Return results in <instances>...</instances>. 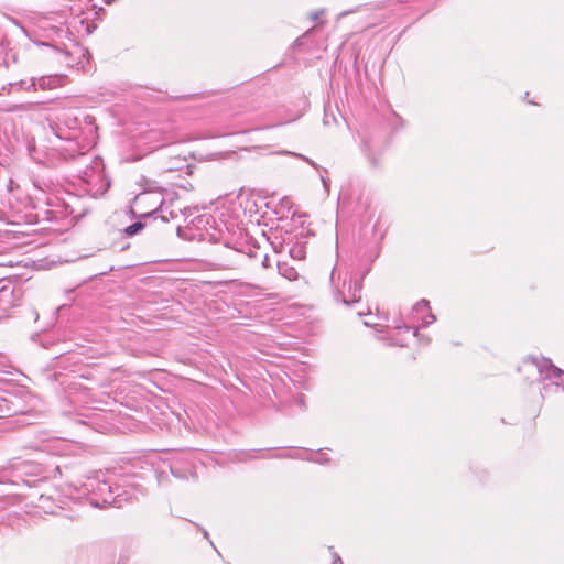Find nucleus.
<instances>
[{
  "instance_id": "nucleus-1",
  "label": "nucleus",
  "mask_w": 564,
  "mask_h": 564,
  "mask_svg": "<svg viewBox=\"0 0 564 564\" xmlns=\"http://www.w3.org/2000/svg\"><path fill=\"white\" fill-rule=\"evenodd\" d=\"M48 126L58 141V143H54L51 148L52 155H57L64 161H88L86 152L77 141L80 134V127L79 120L73 111L59 112L54 119L48 120Z\"/></svg>"
},
{
  "instance_id": "nucleus-2",
  "label": "nucleus",
  "mask_w": 564,
  "mask_h": 564,
  "mask_svg": "<svg viewBox=\"0 0 564 564\" xmlns=\"http://www.w3.org/2000/svg\"><path fill=\"white\" fill-rule=\"evenodd\" d=\"M28 400L18 394L0 395V417H9L11 427H22L34 423L39 417L34 411V399L26 395Z\"/></svg>"
},
{
  "instance_id": "nucleus-3",
  "label": "nucleus",
  "mask_w": 564,
  "mask_h": 564,
  "mask_svg": "<svg viewBox=\"0 0 564 564\" xmlns=\"http://www.w3.org/2000/svg\"><path fill=\"white\" fill-rule=\"evenodd\" d=\"M79 177L86 185L85 191L93 197L102 196L110 187V180L105 173L101 158L95 156L80 172Z\"/></svg>"
},
{
  "instance_id": "nucleus-4",
  "label": "nucleus",
  "mask_w": 564,
  "mask_h": 564,
  "mask_svg": "<svg viewBox=\"0 0 564 564\" xmlns=\"http://www.w3.org/2000/svg\"><path fill=\"white\" fill-rule=\"evenodd\" d=\"M47 221H58L72 217V220L77 217L73 206L57 196H50L46 198V208H41L37 216Z\"/></svg>"
},
{
  "instance_id": "nucleus-5",
  "label": "nucleus",
  "mask_w": 564,
  "mask_h": 564,
  "mask_svg": "<svg viewBox=\"0 0 564 564\" xmlns=\"http://www.w3.org/2000/svg\"><path fill=\"white\" fill-rule=\"evenodd\" d=\"M135 206L142 209L148 207H153L150 210H144L140 214V217H149L153 214H160V218L163 221H167L166 210L167 207L164 205L163 198L160 194L144 192L135 196L134 198Z\"/></svg>"
},
{
  "instance_id": "nucleus-6",
  "label": "nucleus",
  "mask_w": 564,
  "mask_h": 564,
  "mask_svg": "<svg viewBox=\"0 0 564 564\" xmlns=\"http://www.w3.org/2000/svg\"><path fill=\"white\" fill-rule=\"evenodd\" d=\"M90 487L95 498L94 505L97 507L110 506L117 502L116 497L113 496L115 491L120 490V485L111 484L107 480H97L91 481L86 485Z\"/></svg>"
},
{
  "instance_id": "nucleus-7",
  "label": "nucleus",
  "mask_w": 564,
  "mask_h": 564,
  "mask_svg": "<svg viewBox=\"0 0 564 564\" xmlns=\"http://www.w3.org/2000/svg\"><path fill=\"white\" fill-rule=\"evenodd\" d=\"M362 289L361 278H350L348 281L345 279L343 281L341 289H337L334 293L335 300L337 302H341L345 305H351L354 303L359 302L360 292Z\"/></svg>"
},
{
  "instance_id": "nucleus-8",
  "label": "nucleus",
  "mask_w": 564,
  "mask_h": 564,
  "mask_svg": "<svg viewBox=\"0 0 564 564\" xmlns=\"http://www.w3.org/2000/svg\"><path fill=\"white\" fill-rule=\"evenodd\" d=\"M20 296L21 290L11 281L0 280V318L18 304Z\"/></svg>"
},
{
  "instance_id": "nucleus-9",
  "label": "nucleus",
  "mask_w": 564,
  "mask_h": 564,
  "mask_svg": "<svg viewBox=\"0 0 564 564\" xmlns=\"http://www.w3.org/2000/svg\"><path fill=\"white\" fill-rule=\"evenodd\" d=\"M532 362L536 366L540 376L544 380L552 381L555 386H562L564 388V370L556 367L549 358H531Z\"/></svg>"
},
{
  "instance_id": "nucleus-10",
  "label": "nucleus",
  "mask_w": 564,
  "mask_h": 564,
  "mask_svg": "<svg viewBox=\"0 0 564 564\" xmlns=\"http://www.w3.org/2000/svg\"><path fill=\"white\" fill-rule=\"evenodd\" d=\"M12 468V479L10 480L11 484L19 486L20 484H23L28 487H32L35 484L34 479L25 478V476L35 475V469L39 468V466H35L29 462H15L11 464Z\"/></svg>"
},
{
  "instance_id": "nucleus-11",
  "label": "nucleus",
  "mask_w": 564,
  "mask_h": 564,
  "mask_svg": "<svg viewBox=\"0 0 564 564\" xmlns=\"http://www.w3.org/2000/svg\"><path fill=\"white\" fill-rule=\"evenodd\" d=\"M171 473L174 477L180 479H187L188 477H196L194 463L185 457V455H178L174 457L170 465Z\"/></svg>"
},
{
  "instance_id": "nucleus-12",
  "label": "nucleus",
  "mask_w": 564,
  "mask_h": 564,
  "mask_svg": "<svg viewBox=\"0 0 564 564\" xmlns=\"http://www.w3.org/2000/svg\"><path fill=\"white\" fill-rule=\"evenodd\" d=\"M89 51L78 44H74L73 51H66V64L70 67L85 69L88 64Z\"/></svg>"
},
{
  "instance_id": "nucleus-13",
  "label": "nucleus",
  "mask_w": 564,
  "mask_h": 564,
  "mask_svg": "<svg viewBox=\"0 0 564 564\" xmlns=\"http://www.w3.org/2000/svg\"><path fill=\"white\" fill-rule=\"evenodd\" d=\"M65 78L58 75L42 76L40 78H32L28 90H47L63 86Z\"/></svg>"
},
{
  "instance_id": "nucleus-14",
  "label": "nucleus",
  "mask_w": 564,
  "mask_h": 564,
  "mask_svg": "<svg viewBox=\"0 0 564 564\" xmlns=\"http://www.w3.org/2000/svg\"><path fill=\"white\" fill-rule=\"evenodd\" d=\"M278 271L281 276L289 281H295L299 279L297 270L288 262H278Z\"/></svg>"
},
{
  "instance_id": "nucleus-15",
  "label": "nucleus",
  "mask_w": 564,
  "mask_h": 564,
  "mask_svg": "<svg viewBox=\"0 0 564 564\" xmlns=\"http://www.w3.org/2000/svg\"><path fill=\"white\" fill-rule=\"evenodd\" d=\"M113 496L116 497L117 502L113 503V507L121 508L123 506V502L128 501L130 499V496H128V492L122 489L120 486L119 491H115Z\"/></svg>"
},
{
  "instance_id": "nucleus-16",
  "label": "nucleus",
  "mask_w": 564,
  "mask_h": 564,
  "mask_svg": "<svg viewBox=\"0 0 564 564\" xmlns=\"http://www.w3.org/2000/svg\"><path fill=\"white\" fill-rule=\"evenodd\" d=\"M144 228V224L142 221H135L128 227L124 228V235L128 237L134 236L140 232Z\"/></svg>"
},
{
  "instance_id": "nucleus-17",
  "label": "nucleus",
  "mask_w": 564,
  "mask_h": 564,
  "mask_svg": "<svg viewBox=\"0 0 564 564\" xmlns=\"http://www.w3.org/2000/svg\"><path fill=\"white\" fill-rule=\"evenodd\" d=\"M14 502V497H0V511L6 510L9 505H13Z\"/></svg>"
},
{
  "instance_id": "nucleus-18",
  "label": "nucleus",
  "mask_w": 564,
  "mask_h": 564,
  "mask_svg": "<svg viewBox=\"0 0 564 564\" xmlns=\"http://www.w3.org/2000/svg\"><path fill=\"white\" fill-rule=\"evenodd\" d=\"M425 310H430V306H429V301L427 300H421L420 302H417L414 306V311L415 312H421V311H425Z\"/></svg>"
},
{
  "instance_id": "nucleus-19",
  "label": "nucleus",
  "mask_w": 564,
  "mask_h": 564,
  "mask_svg": "<svg viewBox=\"0 0 564 564\" xmlns=\"http://www.w3.org/2000/svg\"><path fill=\"white\" fill-rule=\"evenodd\" d=\"M368 160H369V162H370V164H371V166L373 169L379 167V160H378V158L375 154L369 153L368 154Z\"/></svg>"
},
{
  "instance_id": "nucleus-20",
  "label": "nucleus",
  "mask_w": 564,
  "mask_h": 564,
  "mask_svg": "<svg viewBox=\"0 0 564 564\" xmlns=\"http://www.w3.org/2000/svg\"><path fill=\"white\" fill-rule=\"evenodd\" d=\"M436 319L435 315H433L431 312H429L427 318H424L422 324L424 327L432 324Z\"/></svg>"
},
{
  "instance_id": "nucleus-21",
  "label": "nucleus",
  "mask_w": 564,
  "mask_h": 564,
  "mask_svg": "<svg viewBox=\"0 0 564 564\" xmlns=\"http://www.w3.org/2000/svg\"><path fill=\"white\" fill-rule=\"evenodd\" d=\"M28 107L25 105H13L12 107H10L8 110L9 111H23V110H26Z\"/></svg>"
},
{
  "instance_id": "nucleus-22",
  "label": "nucleus",
  "mask_w": 564,
  "mask_h": 564,
  "mask_svg": "<svg viewBox=\"0 0 564 564\" xmlns=\"http://www.w3.org/2000/svg\"><path fill=\"white\" fill-rule=\"evenodd\" d=\"M293 155H295V153H293ZM296 156L302 158L305 162H307V163H308L311 166H313L314 169H316V170H318V169H319V166H318L314 161H312L311 159L305 158V156L300 155V154H296Z\"/></svg>"
},
{
  "instance_id": "nucleus-23",
  "label": "nucleus",
  "mask_w": 564,
  "mask_h": 564,
  "mask_svg": "<svg viewBox=\"0 0 564 564\" xmlns=\"http://www.w3.org/2000/svg\"><path fill=\"white\" fill-rule=\"evenodd\" d=\"M262 267L268 269L271 267V263H270V258L268 254H264L263 259H262Z\"/></svg>"
},
{
  "instance_id": "nucleus-24",
  "label": "nucleus",
  "mask_w": 564,
  "mask_h": 564,
  "mask_svg": "<svg viewBox=\"0 0 564 564\" xmlns=\"http://www.w3.org/2000/svg\"><path fill=\"white\" fill-rule=\"evenodd\" d=\"M53 30H54L57 34H62V33L68 34V33H69L68 28H67V29H64L63 26H55V28H53Z\"/></svg>"
},
{
  "instance_id": "nucleus-25",
  "label": "nucleus",
  "mask_w": 564,
  "mask_h": 564,
  "mask_svg": "<svg viewBox=\"0 0 564 564\" xmlns=\"http://www.w3.org/2000/svg\"><path fill=\"white\" fill-rule=\"evenodd\" d=\"M226 251H227L228 253H230V254L235 256V257H240L239 251H238V250H236V249H229V248H228V249H226Z\"/></svg>"
},
{
  "instance_id": "nucleus-26",
  "label": "nucleus",
  "mask_w": 564,
  "mask_h": 564,
  "mask_svg": "<svg viewBox=\"0 0 564 564\" xmlns=\"http://www.w3.org/2000/svg\"><path fill=\"white\" fill-rule=\"evenodd\" d=\"M166 217H167V220H169L170 218H172V219H173V218H176V217H177V213H176L175 210H170V212H169V216L166 215Z\"/></svg>"
},
{
  "instance_id": "nucleus-27",
  "label": "nucleus",
  "mask_w": 564,
  "mask_h": 564,
  "mask_svg": "<svg viewBox=\"0 0 564 564\" xmlns=\"http://www.w3.org/2000/svg\"><path fill=\"white\" fill-rule=\"evenodd\" d=\"M334 556H335L334 564H343V561H341V558H340V556L338 554H334Z\"/></svg>"
},
{
  "instance_id": "nucleus-28",
  "label": "nucleus",
  "mask_w": 564,
  "mask_h": 564,
  "mask_svg": "<svg viewBox=\"0 0 564 564\" xmlns=\"http://www.w3.org/2000/svg\"><path fill=\"white\" fill-rule=\"evenodd\" d=\"M237 264V261L232 260L230 263L226 264L225 267L228 269H232Z\"/></svg>"
},
{
  "instance_id": "nucleus-29",
  "label": "nucleus",
  "mask_w": 564,
  "mask_h": 564,
  "mask_svg": "<svg viewBox=\"0 0 564 564\" xmlns=\"http://www.w3.org/2000/svg\"><path fill=\"white\" fill-rule=\"evenodd\" d=\"M322 182H323L324 186L327 187V181L323 175H322Z\"/></svg>"
},
{
  "instance_id": "nucleus-30",
  "label": "nucleus",
  "mask_w": 564,
  "mask_h": 564,
  "mask_svg": "<svg viewBox=\"0 0 564 564\" xmlns=\"http://www.w3.org/2000/svg\"><path fill=\"white\" fill-rule=\"evenodd\" d=\"M312 19H313V20H317V19H318V13H314V14L312 15Z\"/></svg>"
},
{
  "instance_id": "nucleus-31",
  "label": "nucleus",
  "mask_w": 564,
  "mask_h": 564,
  "mask_svg": "<svg viewBox=\"0 0 564 564\" xmlns=\"http://www.w3.org/2000/svg\"><path fill=\"white\" fill-rule=\"evenodd\" d=\"M204 536H205L206 539H208V538H209V534H208V532H207L206 530H204Z\"/></svg>"
},
{
  "instance_id": "nucleus-32",
  "label": "nucleus",
  "mask_w": 564,
  "mask_h": 564,
  "mask_svg": "<svg viewBox=\"0 0 564 564\" xmlns=\"http://www.w3.org/2000/svg\"><path fill=\"white\" fill-rule=\"evenodd\" d=\"M87 33H91L90 25L87 23Z\"/></svg>"
},
{
  "instance_id": "nucleus-33",
  "label": "nucleus",
  "mask_w": 564,
  "mask_h": 564,
  "mask_svg": "<svg viewBox=\"0 0 564 564\" xmlns=\"http://www.w3.org/2000/svg\"><path fill=\"white\" fill-rule=\"evenodd\" d=\"M318 463H327V459L321 458V460H317Z\"/></svg>"
},
{
  "instance_id": "nucleus-34",
  "label": "nucleus",
  "mask_w": 564,
  "mask_h": 564,
  "mask_svg": "<svg viewBox=\"0 0 564 564\" xmlns=\"http://www.w3.org/2000/svg\"><path fill=\"white\" fill-rule=\"evenodd\" d=\"M318 463H327V459L321 458V460H317Z\"/></svg>"
}]
</instances>
